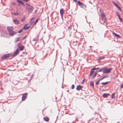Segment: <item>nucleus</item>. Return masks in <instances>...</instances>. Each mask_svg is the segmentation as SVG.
Masks as SVG:
<instances>
[{
    "label": "nucleus",
    "mask_w": 123,
    "mask_h": 123,
    "mask_svg": "<svg viewBox=\"0 0 123 123\" xmlns=\"http://www.w3.org/2000/svg\"><path fill=\"white\" fill-rule=\"evenodd\" d=\"M17 2L20 4H22L23 5L25 6L24 3L21 0H17Z\"/></svg>",
    "instance_id": "f3484780"
},
{
    "label": "nucleus",
    "mask_w": 123,
    "mask_h": 123,
    "mask_svg": "<svg viewBox=\"0 0 123 123\" xmlns=\"http://www.w3.org/2000/svg\"><path fill=\"white\" fill-rule=\"evenodd\" d=\"M99 69H100L99 70L97 71V72H98H98H101L102 71L103 72V68H100Z\"/></svg>",
    "instance_id": "a878e982"
},
{
    "label": "nucleus",
    "mask_w": 123,
    "mask_h": 123,
    "mask_svg": "<svg viewBox=\"0 0 123 123\" xmlns=\"http://www.w3.org/2000/svg\"><path fill=\"white\" fill-rule=\"evenodd\" d=\"M27 96L28 93H25L23 94L21 98L22 101H24L27 98Z\"/></svg>",
    "instance_id": "39448f33"
},
{
    "label": "nucleus",
    "mask_w": 123,
    "mask_h": 123,
    "mask_svg": "<svg viewBox=\"0 0 123 123\" xmlns=\"http://www.w3.org/2000/svg\"><path fill=\"white\" fill-rule=\"evenodd\" d=\"M109 95L110 94L109 93H104L103 94V96L104 98H107L108 97Z\"/></svg>",
    "instance_id": "ddd939ff"
},
{
    "label": "nucleus",
    "mask_w": 123,
    "mask_h": 123,
    "mask_svg": "<svg viewBox=\"0 0 123 123\" xmlns=\"http://www.w3.org/2000/svg\"><path fill=\"white\" fill-rule=\"evenodd\" d=\"M115 93H114L111 94V98H112L114 99L115 98Z\"/></svg>",
    "instance_id": "b1692460"
},
{
    "label": "nucleus",
    "mask_w": 123,
    "mask_h": 123,
    "mask_svg": "<svg viewBox=\"0 0 123 123\" xmlns=\"http://www.w3.org/2000/svg\"><path fill=\"white\" fill-rule=\"evenodd\" d=\"M116 14L117 15V16H119V14L118 13V12H116Z\"/></svg>",
    "instance_id": "58836bf2"
},
{
    "label": "nucleus",
    "mask_w": 123,
    "mask_h": 123,
    "mask_svg": "<svg viewBox=\"0 0 123 123\" xmlns=\"http://www.w3.org/2000/svg\"><path fill=\"white\" fill-rule=\"evenodd\" d=\"M30 27V26H29L28 27H26V30H27Z\"/></svg>",
    "instance_id": "79ce46f5"
},
{
    "label": "nucleus",
    "mask_w": 123,
    "mask_h": 123,
    "mask_svg": "<svg viewBox=\"0 0 123 123\" xmlns=\"http://www.w3.org/2000/svg\"><path fill=\"white\" fill-rule=\"evenodd\" d=\"M85 80V79H84L82 81V83H81L82 84H83L84 83V80Z\"/></svg>",
    "instance_id": "ea45409f"
},
{
    "label": "nucleus",
    "mask_w": 123,
    "mask_h": 123,
    "mask_svg": "<svg viewBox=\"0 0 123 123\" xmlns=\"http://www.w3.org/2000/svg\"><path fill=\"white\" fill-rule=\"evenodd\" d=\"M13 14L14 15H19V14H18V13H13Z\"/></svg>",
    "instance_id": "f704fd0d"
},
{
    "label": "nucleus",
    "mask_w": 123,
    "mask_h": 123,
    "mask_svg": "<svg viewBox=\"0 0 123 123\" xmlns=\"http://www.w3.org/2000/svg\"><path fill=\"white\" fill-rule=\"evenodd\" d=\"M26 9L29 13H31L34 9V7L30 4L27 3L26 4Z\"/></svg>",
    "instance_id": "f257e3e1"
},
{
    "label": "nucleus",
    "mask_w": 123,
    "mask_h": 123,
    "mask_svg": "<svg viewBox=\"0 0 123 123\" xmlns=\"http://www.w3.org/2000/svg\"><path fill=\"white\" fill-rule=\"evenodd\" d=\"M98 73V72H97V71L95 72L94 73V75L92 77V78L93 79L96 76V75H97V74Z\"/></svg>",
    "instance_id": "a211bd4d"
},
{
    "label": "nucleus",
    "mask_w": 123,
    "mask_h": 123,
    "mask_svg": "<svg viewBox=\"0 0 123 123\" xmlns=\"http://www.w3.org/2000/svg\"><path fill=\"white\" fill-rule=\"evenodd\" d=\"M43 119L46 122H48L49 120V118L48 117H43Z\"/></svg>",
    "instance_id": "dca6fc26"
},
{
    "label": "nucleus",
    "mask_w": 123,
    "mask_h": 123,
    "mask_svg": "<svg viewBox=\"0 0 123 123\" xmlns=\"http://www.w3.org/2000/svg\"><path fill=\"white\" fill-rule=\"evenodd\" d=\"M117 7L119 9H120V7L118 5V6Z\"/></svg>",
    "instance_id": "a18cd8bd"
},
{
    "label": "nucleus",
    "mask_w": 123,
    "mask_h": 123,
    "mask_svg": "<svg viewBox=\"0 0 123 123\" xmlns=\"http://www.w3.org/2000/svg\"><path fill=\"white\" fill-rule=\"evenodd\" d=\"M100 12L102 20L103 21L104 23L106 21V18L104 13L103 12L102 10L101 11V10H100Z\"/></svg>",
    "instance_id": "f03ea898"
},
{
    "label": "nucleus",
    "mask_w": 123,
    "mask_h": 123,
    "mask_svg": "<svg viewBox=\"0 0 123 123\" xmlns=\"http://www.w3.org/2000/svg\"><path fill=\"white\" fill-rule=\"evenodd\" d=\"M99 81L98 80V81L96 82L95 84L96 85H97L99 84Z\"/></svg>",
    "instance_id": "473e14b6"
},
{
    "label": "nucleus",
    "mask_w": 123,
    "mask_h": 123,
    "mask_svg": "<svg viewBox=\"0 0 123 123\" xmlns=\"http://www.w3.org/2000/svg\"><path fill=\"white\" fill-rule=\"evenodd\" d=\"M113 34L117 38H120L121 37V36L117 34L114 32Z\"/></svg>",
    "instance_id": "2eb2a0df"
},
{
    "label": "nucleus",
    "mask_w": 123,
    "mask_h": 123,
    "mask_svg": "<svg viewBox=\"0 0 123 123\" xmlns=\"http://www.w3.org/2000/svg\"><path fill=\"white\" fill-rule=\"evenodd\" d=\"M34 18H32L31 20H30V21L31 22V20H33V19Z\"/></svg>",
    "instance_id": "09e8293b"
},
{
    "label": "nucleus",
    "mask_w": 123,
    "mask_h": 123,
    "mask_svg": "<svg viewBox=\"0 0 123 123\" xmlns=\"http://www.w3.org/2000/svg\"><path fill=\"white\" fill-rule=\"evenodd\" d=\"M103 78L102 77V78H101L100 79L98 80L100 81V80H103Z\"/></svg>",
    "instance_id": "a19ab883"
},
{
    "label": "nucleus",
    "mask_w": 123,
    "mask_h": 123,
    "mask_svg": "<svg viewBox=\"0 0 123 123\" xmlns=\"http://www.w3.org/2000/svg\"><path fill=\"white\" fill-rule=\"evenodd\" d=\"M109 83V82H102L101 84L102 85L104 86L107 84Z\"/></svg>",
    "instance_id": "4be33fe9"
},
{
    "label": "nucleus",
    "mask_w": 123,
    "mask_h": 123,
    "mask_svg": "<svg viewBox=\"0 0 123 123\" xmlns=\"http://www.w3.org/2000/svg\"><path fill=\"white\" fill-rule=\"evenodd\" d=\"M97 114V113L96 112H95L94 113V114Z\"/></svg>",
    "instance_id": "864d4df0"
},
{
    "label": "nucleus",
    "mask_w": 123,
    "mask_h": 123,
    "mask_svg": "<svg viewBox=\"0 0 123 123\" xmlns=\"http://www.w3.org/2000/svg\"><path fill=\"white\" fill-rule=\"evenodd\" d=\"M18 47L20 51H22L25 48L23 45L20 43H18Z\"/></svg>",
    "instance_id": "423d86ee"
},
{
    "label": "nucleus",
    "mask_w": 123,
    "mask_h": 123,
    "mask_svg": "<svg viewBox=\"0 0 123 123\" xmlns=\"http://www.w3.org/2000/svg\"><path fill=\"white\" fill-rule=\"evenodd\" d=\"M113 3L115 5V6H116V7L118 6L117 4L114 2H113Z\"/></svg>",
    "instance_id": "72a5a7b5"
},
{
    "label": "nucleus",
    "mask_w": 123,
    "mask_h": 123,
    "mask_svg": "<svg viewBox=\"0 0 123 123\" xmlns=\"http://www.w3.org/2000/svg\"><path fill=\"white\" fill-rule=\"evenodd\" d=\"M9 55L10 54H7L4 55L2 56L1 58V59H6L9 57Z\"/></svg>",
    "instance_id": "0eeeda50"
},
{
    "label": "nucleus",
    "mask_w": 123,
    "mask_h": 123,
    "mask_svg": "<svg viewBox=\"0 0 123 123\" xmlns=\"http://www.w3.org/2000/svg\"><path fill=\"white\" fill-rule=\"evenodd\" d=\"M109 77L108 75H106L104 76H103L102 77L103 78V79L104 78H107Z\"/></svg>",
    "instance_id": "bb28decb"
},
{
    "label": "nucleus",
    "mask_w": 123,
    "mask_h": 123,
    "mask_svg": "<svg viewBox=\"0 0 123 123\" xmlns=\"http://www.w3.org/2000/svg\"><path fill=\"white\" fill-rule=\"evenodd\" d=\"M26 42V40H25V41L24 42V43H25Z\"/></svg>",
    "instance_id": "5fc2aeb1"
},
{
    "label": "nucleus",
    "mask_w": 123,
    "mask_h": 123,
    "mask_svg": "<svg viewBox=\"0 0 123 123\" xmlns=\"http://www.w3.org/2000/svg\"><path fill=\"white\" fill-rule=\"evenodd\" d=\"M23 30V29H21V30H19L18 31V33H21V32H22Z\"/></svg>",
    "instance_id": "e433bc0d"
},
{
    "label": "nucleus",
    "mask_w": 123,
    "mask_h": 123,
    "mask_svg": "<svg viewBox=\"0 0 123 123\" xmlns=\"http://www.w3.org/2000/svg\"><path fill=\"white\" fill-rule=\"evenodd\" d=\"M63 15H62V16H61V18H62V19H63Z\"/></svg>",
    "instance_id": "3c124183"
},
{
    "label": "nucleus",
    "mask_w": 123,
    "mask_h": 123,
    "mask_svg": "<svg viewBox=\"0 0 123 123\" xmlns=\"http://www.w3.org/2000/svg\"><path fill=\"white\" fill-rule=\"evenodd\" d=\"M105 57L103 56H100L98 59V60H103L104 59Z\"/></svg>",
    "instance_id": "393cba45"
},
{
    "label": "nucleus",
    "mask_w": 123,
    "mask_h": 123,
    "mask_svg": "<svg viewBox=\"0 0 123 123\" xmlns=\"http://www.w3.org/2000/svg\"><path fill=\"white\" fill-rule=\"evenodd\" d=\"M77 3L78 5L81 8H85L86 7V5L84 3L81 2L80 1H78Z\"/></svg>",
    "instance_id": "20e7f679"
},
{
    "label": "nucleus",
    "mask_w": 123,
    "mask_h": 123,
    "mask_svg": "<svg viewBox=\"0 0 123 123\" xmlns=\"http://www.w3.org/2000/svg\"><path fill=\"white\" fill-rule=\"evenodd\" d=\"M37 37H38V36H37L36 37L34 38V39H33L32 40L33 41H36V42L38 40V38H37Z\"/></svg>",
    "instance_id": "412c9836"
},
{
    "label": "nucleus",
    "mask_w": 123,
    "mask_h": 123,
    "mask_svg": "<svg viewBox=\"0 0 123 123\" xmlns=\"http://www.w3.org/2000/svg\"><path fill=\"white\" fill-rule=\"evenodd\" d=\"M12 20L13 22L16 25H18L20 24V23L17 19H13Z\"/></svg>",
    "instance_id": "1a4fd4ad"
},
{
    "label": "nucleus",
    "mask_w": 123,
    "mask_h": 123,
    "mask_svg": "<svg viewBox=\"0 0 123 123\" xmlns=\"http://www.w3.org/2000/svg\"><path fill=\"white\" fill-rule=\"evenodd\" d=\"M71 25H70L68 27V29L69 30H71Z\"/></svg>",
    "instance_id": "c9c22d12"
},
{
    "label": "nucleus",
    "mask_w": 123,
    "mask_h": 123,
    "mask_svg": "<svg viewBox=\"0 0 123 123\" xmlns=\"http://www.w3.org/2000/svg\"><path fill=\"white\" fill-rule=\"evenodd\" d=\"M67 92H69V90H67Z\"/></svg>",
    "instance_id": "4d7b16f0"
},
{
    "label": "nucleus",
    "mask_w": 123,
    "mask_h": 123,
    "mask_svg": "<svg viewBox=\"0 0 123 123\" xmlns=\"http://www.w3.org/2000/svg\"><path fill=\"white\" fill-rule=\"evenodd\" d=\"M37 10H36L35 11V13H36L37 12Z\"/></svg>",
    "instance_id": "8fccbe9b"
},
{
    "label": "nucleus",
    "mask_w": 123,
    "mask_h": 123,
    "mask_svg": "<svg viewBox=\"0 0 123 123\" xmlns=\"http://www.w3.org/2000/svg\"><path fill=\"white\" fill-rule=\"evenodd\" d=\"M118 17L119 18L120 20V21L121 22H122L123 21V19L121 18H120V16L119 15V16H118Z\"/></svg>",
    "instance_id": "7c9ffc66"
},
{
    "label": "nucleus",
    "mask_w": 123,
    "mask_h": 123,
    "mask_svg": "<svg viewBox=\"0 0 123 123\" xmlns=\"http://www.w3.org/2000/svg\"><path fill=\"white\" fill-rule=\"evenodd\" d=\"M17 33L16 32L13 31V30H12L11 31V33H9V34L11 36H13L17 34Z\"/></svg>",
    "instance_id": "f8f14e48"
},
{
    "label": "nucleus",
    "mask_w": 123,
    "mask_h": 123,
    "mask_svg": "<svg viewBox=\"0 0 123 123\" xmlns=\"http://www.w3.org/2000/svg\"><path fill=\"white\" fill-rule=\"evenodd\" d=\"M121 88H123V84L121 85Z\"/></svg>",
    "instance_id": "c03bdc74"
},
{
    "label": "nucleus",
    "mask_w": 123,
    "mask_h": 123,
    "mask_svg": "<svg viewBox=\"0 0 123 123\" xmlns=\"http://www.w3.org/2000/svg\"><path fill=\"white\" fill-rule=\"evenodd\" d=\"M90 85L91 86H92L94 88V82L93 81H91L90 82Z\"/></svg>",
    "instance_id": "5701e85b"
},
{
    "label": "nucleus",
    "mask_w": 123,
    "mask_h": 123,
    "mask_svg": "<svg viewBox=\"0 0 123 123\" xmlns=\"http://www.w3.org/2000/svg\"><path fill=\"white\" fill-rule=\"evenodd\" d=\"M94 71L92 69L91 70V71L90 74V76H91L92 75L93 73H94Z\"/></svg>",
    "instance_id": "6ab92c4d"
},
{
    "label": "nucleus",
    "mask_w": 123,
    "mask_h": 123,
    "mask_svg": "<svg viewBox=\"0 0 123 123\" xmlns=\"http://www.w3.org/2000/svg\"><path fill=\"white\" fill-rule=\"evenodd\" d=\"M12 58H10V59H11Z\"/></svg>",
    "instance_id": "13d9d810"
},
{
    "label": "nucleus",
    "mask_w": 123,
    "mask_h": 123,
    "mask_svg": "<svg viewBox=\"0 0 123 123\" xmlns=\"http://www.w3.org/2000/svg\"><path fill=\"white\" fill-rule=\"evenodd\" d=\"M112 69V68H108L106 67L103 68V73L104 74L109 73Z\"/></svg>",
    "instance_id": "7ed1b4c3"
},
{
    "label": "nucleus",
    "mask_w": 123,
    "mask_h": 123,
    "mask_svg": "<svg viewBox=\"0 0 123 123\" xmlns=\"http://www.w3.org/2000/svg\"><path fill=\"white\" fill-rule=\"evenodd\" d=\"M19 52V49H16V50L12 54V56H15L18 54Z\"/></svg>",
    "instance_id": "6e6552de"
},
{
    "label": "nucleus",
    "mask_w": 123,
    "mask_h": 123,
    "mask_svg": "<svg viewBox=\"0 0 123 123\" xmlns=\"http://www.w3.org/2000/svg\"><path fill=\"white\" fill-rule=\"evenodd\" d=\"M119 10H120V11H121V8H120V9H119Z\"/></svg>",
    "instance_id": "6e6d98bb"
},
{
    "label": "nucleus",
    "mask_w": 123,
    "mask_h": 123,
    "mask_svg": "<svg viewBox=\"0 0 123 123\" xmlns=\"http://www.w3.org/2000/svg\"><path fill=\"white\" fill-rule=\"evenodd\" d=\"M24 1L26 2H27L28 1V0H23Z\"/></svg>",
    "instance_id": "49530a36"
},
{
    "label": "nucleus",
    "mask_w": 123,
    "mask_h": 123,
    "mask_svg": "<svg viewBox=\"0 0 123 123\" xmlns=\"http://www.w3.org/2000/svg\"><path fill=\"white\" fill-rule=\"evenodd\" d=\"M7 29H8L9 33H11V31L13 30V28L12 26H8L7 27Z\"/></svg>",
    "instance_id": "9d476101"
},
{
    "label": "nucleus",
    "mask_w": 123,
    "mask_h": 123,
    "mask_svg": "<svg viewBox=\"0 0 123 123\" xmlns=\"http://www.w3.org/2000/svg\"><path fill=\"white\" fill-rule=\"evenodd\" d=\"M33 24V22L32 21L31 23V24Z\"/></svg>",
    "instance_id": "603ef678"
},
{
    "label": "nucleus",
    "mask_w": 123,
    "mask_h": 123,
    "mask_svg": "<svg viewBox=\"0 0 123 123\" xmlns=\"http://www.w3.org/2000/svg\"><path fill=\"white\" fill-rule=\"evenodd\" d=\"M100 68H92V69L94 70H97V69H99Z\"/></svg>",
    "instance_id": "4c0bfd02"
},
{
    "label": "nucleus",
    "mask_w": 123,
    "mask_h": 123,
    "mask_svg": "<svg viewBox=\"0 0 123 123\" xmlns=\"http://www.w3.org/2000/svg\"><path fill=\"white\" fill-rule=\"evenodd\" d=\"M83 88V87L80 85H78L77 86L76 90L79 91L80 90H82L81 89Z\"/></svg>",
    "instance_id": "9b49d317"
},
{
    "label": "nucleus",
    "mask_w": 123,
    "mask_h": 123,
    "mask_svg": "<svg viewBox=\"0 0 123 123\" xmlns=\"http://www.w3.org/2000/svg\"><path fill=\"white\" fill-rule=\"evenodd\" d=\"M27 25L28 24H25L24 25V27H23V29H24L25 30H26V28L27 27L26 26H27Z\"/></svg>",
    "instance_id": "cd10ccee"
},
{
    "label": "nucleus",
    "mask_w": 123,
    "mask_h": 123,
    "mask_svg": "<svg viewBox=\"0 0 123 123\" xmlns=\"http://www.w3.org/2000/svg\"><path fill=\"white\" fill-rule=\"evenodd\" d=\"M20 39V38L19 37H17L15 39V42L16 43L19 41Z\"/></svg>",
    "instance_id": "aec40b11"
},
{
    "label": "nucleus",
    "mask_w": 123,
    "mask_h": 123,
    "mask_svg": "<svg viewBox=\"0 0 123 123\" xmlns=\"http://www.w3.org/2000/svg\"><path fill=\"white\" fill-rule=\"evenodd\" d=\"M75 86L74 85V84H73L71 86V89H74V88Z\"/></svg>",
    "instance_id": "2f4dec72"
},
{
    "label": "nucleus",
    "mask_w": 123,
    "mask_h": 123,
    "mask_svg": "<svg viewBox=\"0 0 123 123\" xmlns=\"http://www.w3.org/2000/svg\"><path fill=\"white\" fill-rule=\"evenodd\" d=\"M77 1V0H73L75 2Z\"/></svg>",
    "instance_id": "de8ad7c7"
},
{
    "label": "nucleus",
    "mask_w": 123,
    "mask_h": 123,
    "mask_svg": "<svg viewBox=\"0 0 123 123\" xmlns=\"http://www.w3.org/2000/svg\"><path fill=\"white\" fill-rule=\"evenodd\" d=\"M38 20L39 19H37L36 20V21L33 23V25L35 24L37 22Z\"/></svg>",
    "instance_id": "c756f323"
},
{
    "label": "nucleus",
    "mask_w": 123,
    "mask_h": 123,
    "mask_svg": "<svg viewBox=\"0 0 123 123\" xmlns=\"http://www.w3.org/2000/svg\"><path fill=\"white\" fill-rule=\"evenodd\" d=\"M27 37V36H25L23 39L22 40H24L26 37Z\"/></svg>",
    "instance_id": "37998d69"
},
{
    "label": "nucleus",
    "mask_w": 123,
    "mask_h": 123,
    "mask_svg": "<svg viewBox=\"0 0 123 123\" xmlns=\"http://www.w3.org/2000/svg\"><path fill=\"white\" fill-rule=\"evenodd\" d=\"M25 19V17H23L21 18V21L22 22L23 21H24Z\"/></svg>",
    "instance_id": "c85d7f7f"
},
{
    "label": "nucleus",
    "mask_w": 123,
    "mask_h": 123,
    "mask_svg": "<svg viewBox=\"0 0 123 123\" xmlns=\"http://www.w3.org/2000/svg\"><path fill=\"white\" fill-rule=\"evenodd\" d=\"M64 12V10L63 8H62L60 10V13L61 16H62V15H63Z\"/></svg>",
    "instance_id": "4468645a"
}]
</instances>
